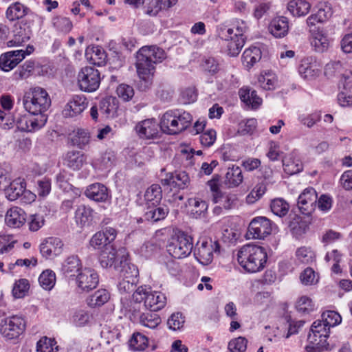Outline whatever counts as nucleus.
<instances>
[{"label": "nucleus", "instance_id": "nucleus-35", "mask_svg": "<svg viewBox=\"0 0 352 352\" xmlns=\"http://www.w3.org/2000/svg\"><path fill=\"white\" fill-rule=\"evenodd\" d=\"M311 333L308 336L309 345L306 346V349L309 352H315L327 349L328 345L325 336H322L320 333H316L314 331H311Z\"/></svg>", "mask_w": 352, "mask_h": 352}, {"label": "nucleus", "instance_id": "nucleus-50", "mask_svg": "<svg viewBox=\"0 0 352 352\" xmlns=\"http://www.w3.org/2000/svg\"><path fill=\"white\" fill-rule=\"evenodd\" d=\"M297 260L303 264H309L315 261L316 254L311 248L302 246L296 251Z\"/></svg>", "mask_w": 352, "mask_h": 352}, {"label": "nucleus", "instance_id": "nucleus-62", "mask_svg": "<svg viewBox=\"0 0 352 352\" xmlns=\"http://www.w3.org/2000/svg\"><path fill=\"white\" fill-rule=\"evenodd\" d=\"M296 308L298 312L308 314L314 310V307L311 299L306 296H303L296 302Z\"/></svg>", "mask_w": 352, "mask_h": 352}, {"label": "nucleus", "instance_id": "nucleus-13", "mask_svg": "<svg viewBox=\"0 0 352 352\" xmlns=\"http://www.w3.org/2000/svg\"><path fill=\"white\" fill-rule=\"evenodd\" d=\"M194 254L196 259L202 265H207L213 260V253L219 252L220 245L217 241H203L197 245Z\"/></svg>", "mask_w": 352, "mask_h": 352}, {"label": "nucleus", "instance_id": "nucleus-55", "mask_svg": "<svg viewBox=\"0 0 352 352\" xmlns=\"http://www.w3.org/2000/svg\"><path fill=\"white\" fill-rule=\"evenodd\" d=\"M120 278H125L131 276H135L136 278L138 276V270L135 265L126 262V256L120 261L119 270Z\"/></svg>", "mask_w": 352, "mask_h": 352}, {"label": "nucleus", "instance_id": "nucleus-36", "mask_svg": "<svg viewBox=\"0 0 352 352\" xmlns=\"http://www.w3.org/2000/svg\"><path fill=\"white\" fill-rule=\"evenodd\" d=\"M93 210L85 205L78 207L75 212V221L81 227L89 226L93 220Z\"/></svg>", "mask_w": 352, "mask_h": 352}, {"label": "nucleus", "instance_id": "nucleus-57", "mask_svg": "<svg viewBox=\"0 0 352 352\" xmlns=\"http://www.w3.org/2000/svg\"><path fill=\"white\" fill-rule=\"evenodd\" d=\"M129 346L134 351H144L148 346V338L140 333H134L129 340Z\"/></svg>", "mask_w": 352, "mask_h": 352}, {"label": "nucleus", "instance_id": "nucleus-15", "mask_svg": "<svg viewBox=\"0 0 352 352\" xmlns=\"http://www.w3.org/2000/svg\"><path fill=\"white\" fill-rule=\"evenodd\" d=\"M316 201V190L313 188H308L299 195L298 207L302 214L308 216L314 211Z\"/></svg>", "mask_w": 352, "mask_h": 352}, {"label": "nucleus", "instance_id": "nucleus-28", "mask_svg": "<svg viewBox=\"0 0 352 352\" xmlns=\"http://www.w3.org/2000/svg\"><path fill=\"white\" fill-rule=\"evenodd\" d=\"M160 127L164 133L176 135L175 109L167 111L162 115L160 119Z\"/></svg>", "mask_w": 352, "mask_h": 352}, {"label": "nucleus", "instance_id": "nucleus-58", "mask_svg": "<svg viewBox=\"0 0 352 352\" xmlns=\"http://www.w3.org/2000/svg\"><path fill=\"white\" fill-rule=\"evenodd\" d=\"M56 344L54 339L43 337L37 342L36 351L37 352H56L58 346H55Z\"/></svg>", "mask_w": 352, "mask_h": 352}, {"label": "nucleus", "instance_id": "nucleus-18", "mask_svg": "<svg viewBox=\"0 0 352 352\" xmlns=\"http://www.w3.org/2000/svg\"><path fill=\"white\" fill-rule=\"evenodd\" d=\"M340 92L338 95V102L343 107H352V76H345L340 82Z\"/></svg>", "mask_w": 352, "mask_h": 352}, {"label": "nucleus", "instance_id": "nucleus-25", "mask_svg": "<svg viewBox=\"0 0 352 352\" xmlns=\"http://www.w3.org/2000/svg\"><path fill=\"white\" fill-rule=\"evenodd\" d=\"M85 195L89 199L97 202H104L109 198L107 188L100 183H95L88 186Z\"/></svg>", "mask_w": 352, "mask_h": 352}, {"label": "nucleus", "instance_id": "nucleus-21", "mask_svg": "<svg viewBox=\"0 0 352 352\" xmlns=\"http://www.w3.org/2000/svg\"><path fill=\"white\" fill-rule=\"evenodd\" d=\"M84 267L78 256L72 255L67 257L61 265V272L63 274L69 278L74 280L77 274Z\"/></svg>", "mask_w": 352, "mask_h": 352}, {"label": "nucleus", "instance_id": "nucleus-40", "mask_svg": "<svg viewBox=\"0 0 352 352\" xmlns=\"http://www.w3.org/2000/svg\"><path fill=\"white\" fill-rule=\"evenodd\" d=\"M30 9L25 5L15 2L10 5L6 10V17L11 21L22 19L25 16Z\"/></svg>", "mask_w": 352, "mask_h": 352}, {"label": "nucleus", "instance_id": "nucleus-38", "mask_svg": "<svg viewBox=\"0 0 352 352\" xmlns=\"http://www.w3.org/2000/svg\"><path fill=\"white\" fill-rule=\"evenodd\" d=\"M243 179L242 170L238 166L229 167L226 174L225 183L229 188L238 186Z\"/></svg>", "mask_w": 352, "mask_h": 352}, {"label": "nucleus", "instance_id": "nucleus-16", "mask_svg": "<svg viewBox=\"0 0 352 352\" xmlns=\"http://www.w3.org/2000/svg\"><path fill=\"white\" fill-rule=\"evenodd\" d=\"M233 33L234 29H221L219 32L222 38L228 41L227 47L230 56H238L245 42V37L235 38Z\"/></svg>", "mask_w": 352, "mask_h": 352}, {"label": "nucleus", "instance_id": "nucleus-43", "mask_svg": "<svg viewBox=\"0 0 352 352\" xmlns=\"http://www.w3.org/2000/svg\"><path fill=\"white\" fill-rule=\"evenodd\" d=\"M162 198L161 186L153 184L145 192L144 199L147 205H159Z\"/></svg>", "mask_w": 352, "mask_h": 352}, {"label": "nucleus", "instance_id": "nucleus-53", "mask_svg": "<svg viewBox=\"0 0 352 352\" xmlns=\"http://www.w3.org/2000/svg\"><path fill=\"white\" fill-rule=\"evenodd\" d=\"M272 212L280 217L285 216L289 209V204L282 198L274 199L270 204Z\"/></svg>", "mask_w": 352, "mask_h": 352}, {"label": "nucleus", "instance_id": "nucleus-8", "mask_svg": "<svg viewBox=\"0 0 352 352\" xmlns=\"http://www.w3.org/2000/svg\"><path fill=\"white\" fill-rule=\"evenodd\" d=\"M78 81L81 90L86 92H94L100 86V73L94 67H85L78 73Z\"/></svg>", "mask_w": 352, "mask_h": 352}, {"label": "nucleus", "instance_id": "nucleus-2", "mask_svg": "<svg viewBox=\"0 0 352 352\" xmlns=\"http://www.w3.org/2000/svg\"><path fill=\"white\" fill-rule=\"evenodd\" d=\"M237 261L246 272L255 273L263 269L267 261V252L261 246L246 244L238 251Z\"/></svg>", "mask_w": 352, "mask_h": 352}, {"label": "nucleus", "instance_id": "nucleus-64", "mask_svg": "<svg viewBox=\"0 0 352 352\" xmlns=\"http://www.w3.org/2000/svg\"><path fill=\"white\" fill-rule=\"evenodd\" d=\"M30 39V35L25 30L20 28L14 35V38L7 43L8 47L19 46Z\"/></svg>", "mask_w": 352, "mask_h": 352}, {"label": "nucleus", "instance_id": "nucleus-42", "mask_svg": "<svg viewBox=\"0 0 352 352\" xmlns=\"http://www.w3.org/2000/svg\"><path fill=\"white\" fill-rule=\"evenodd\" d=\"M300 75L305 79H311L319 74V69L316 63L309 61V58L303 59L298 68Z\"/></svg>", "mask_w": 352, "mask_h": 352}, {"label": "nucleus", "instance_id": "nucleus-31", "mask_svg": "<svg viewBox=\"0 0 352 352\" xmlns=\"http://www.w3.org/2000/svg\"><path fill=\"white\" fill-rule=\"evenodd\" d=\"M168 213V208L166 206H159V205H147L144 214L145 220L152 222H157L164 219Z\"/></svg>", "mask_w": 352, "mask_h": 352}, {"label": "nucleus", "instance_id": "nucleus-34", "mask_svg": "<svg viewBox=\"0 0 352 352\" xmlns=\"http://www.w3.org/2000/svg\"><path fill=\"white\" fill-rule=\"evenodd\" d=\"M239 94L241 100L252 108H258L262 103V99L258 96L256 91L248 87H244L239 89Z\"/></svg>", "mask_w": 352, "mask_h": 352}, {"label": "nucleus", "instance_id": "nucleus-20", "mask_svg": "<svg viewBox=\"0 0 352 352\" xmlns=\"http://www.w3.org/2000/svg\"><path fill=\"white\" fill-rule=\"evenodd\" d=\"M63 243L59 238L50 237L40 246L41 254L46 258H51L61 254Z\"/></svg>", "mask_w": 352, "mask_h": 352}, {"label": "nucleus", "instance_id": "nucleus-41", "mask_svg": "<svg viewBox=\"0 0 352 352\" xmlns=\"http://www.w3.org/2000/svg\"><path fill=\"white\" fill-rule=\"evenodd\" d=\"M164 182L169 185L177 187L179 189H184L188 187L190 183L188 175L184 171H176L172 174L169 179Z\"/></svg>", "mask_w": 352, "mask_h": 352}, {"label": "nucleus", "instance_id": "nucleus-32", "mask_svg": "<svg viewBox=\"0 0 352 352\" xmlns=\"http://www.w3.org/2000/svg\"><path fill=\"white\" fill-rule=\"evenodd\" d=\"M346 63L340 60L331 61L327 63L324 68V74L328 78H331L334 76H341V82L345 76H352L351 74L346 73Z\"/></svg>", "mask_w": 352, "mask_h": 352}, {"label": "nucleus", "instance_id": "nucleus-10", "mask_svg": "<svg viewBox=\"0 0 352 352\" xmlns=\"http://www.w3.org/2000/svg\"><path fill=\"white\" fill-rule=\"evenodd\" d=\"M77 288L82 292H89L96 288L99 283L97 272L90 267H84L74 279Z\"/></svg>", "mask_w": 352, "mask_h": 352}, {"label": "nucleus", "instance_id": "nucleus-44", "mask_svg": "<svg viewBox=\"0 0 352 352\" xmlns=\"http://www.w3.org/2000/svg\"><path fill=\"white\" fill-rule=\"evenodd\" d=\"M176 115V134H178L186 130L192 121L191 114L187 111L175 109Z\"/></svg>", "mask_w": 352, "mask_h": 352}, {"label": "nucleus", "instance_id": "nucleus-19", "mask_svg": "<svg viewBox=\"0 0 352 352\" xmlns=\"http://www.w3.org/2000/svg\"><path fill=\"white\" fill-rule=\"evenodd\" d=\"M159 126L155 119H146L136 124L135 131L141 138L151 139L157 136Z\"/></svg>", "mask_w": 352, "mask_h": 352}, {"label": "nucleus", "instance_id": "nucleus-54", "mask_svg": "<svg viewBox=\"0 0 352 352\" xmlns=\"http://www.w3.org/2000/svg\"><path fill=\"white\" fill-rule=\"evenodd\" d=\"M138 279L132 275L129 277L120 278L118 288L120 293H131L135 290Z\"/></svg>", "mask_w": 352, "mask_h": 352}, {"label": "nucleus", "instance_id": "nucleus-46", "mask_svg": "<svg viewBox=\"0 0 352 352\" xmlns=\"http://www.w3.org/2000/svg\"><path fill=\"white\" fill-rule=\"evenodd\" d=\"M188 204L191 207V214L195 218H199L204 216L208 210V204L206 201L199 198H190Z\"/></svg>", "mask_w": 352, "mask_h": 352}, {"label": "nucleus", "instance_id": "nucleus-49", "mask_svg": "<svg viewBox=\"0 0 352 352\" xmlns=\"http://www.w3.org/2000/svg\"><path fill=\"white\" fill-rule=\"evenodd\" d=\"M35 62L34 60H27L13 74V79L19 81L26 79L30 76L34 69Z\"/></svg>", "mask_w": 352, "mask_h": 352}, {"label": "nucleus", "instance_id": "nucleus-1", "mask_svg": "<svg viewBox=\"0 0 352 352\" xmlns=\"http://www.w3.org/2000/svg\"><path fill=\"white\" fill-rule=\"evenodd\" d=\"M166 58L164 51L157 46H144L137 54L136 69L139 76L138 89L142 91L149 89L153 84L155 64Z\"/></svg>", "mask_w": 352, "mask_h": 352}, {"label": "nucleus", "instance_id": "nucleus-5", "mask_svg": "<svg viewBox=\"0 0 352 352\" xmlns=\"http://www.w3.org/2000/svg\"><path fill=\"white\" fill-rule=\"evenodd\" d=\"M133 298L136 302L144 301L145 307L151 311L160 310L166 303V298L164 294L143 287H140L135 291Z\"/></svg>", "mask_w": 352, "mask_h": 352}, {"label": "nucleus", "instance_id": "nucleus-27", "mask_svg": "<svg viewBox=\"0 0 352 352\" xmlns=\"http://www.w3.org/2000/svg\"><path fill=\"white\" fill-rule=\"evenodd\" d=\"M91 136L89 131L85 129H77L69 134L68 140L72 146L80 149H85L89 144Z\"/></svg>", "mask_w": 352, "mask_h": 352}, {"label": "nucleus", "instance_id": "nucleus-29", "mask_svg": "<svg viewBox=\"0 0 352 352\" xmlns=\"http://www.w3.org/2000/svg\"><path fill=\"white\" fill-rule=\"evenodd\" d=\"M270 33L276 38L285 36L289 31V21L285 16L274 19L270 25Z\"/></svg>", "mask_w": 352, "mask_h": 352}, {"label": "nucleus", "instance_id": "nucleus-24", "mask_svg": "<svg viewBox=\"0 0 352 352\" xmlns=\"http://www.w3.org/2000/svg\"><path fill=\"white\" fill-rule=\"evenodd\" d=\"M26 188V184L23 179L17 178L12 182L9 179V184L5 188H2L5 192L6 197L10 201L17 199L23 194Z\"/></svg>", "mask_w": 352, "mask_h": 352}, {"label": "nucleus", "instance_id": "nucleus-39", "mask_svg": "<svg viewBox=\"0 0 352 352\" xmlns=\"http://www.w3.org/2000/svg\"><path fill=\"white\" fill-rule=\"evenodd\" d=\"M282 161L284 171L288 175L296 174L302 170L301 161L293 154L286 156Z\"/></svg>", "mask_w": 352, "mask_h": 352}, {"label": "nucleus", "instance_id": "nucleus-17", "mask_svg": "<svg viewBox=\"0 0 352 352\" xmlns=\"http://www.w3.org/2000/svg\"><path fill=\"white\" fill-rule=\"evenodd\" d=\"M88 101L83 95H75L67 103L63 110L66 118H72L80 115L87 107Z\"/></svg>", "mask_w": 352, "mask_h": 352}, {"label": "nucleus", "instance_id": "nucleus-52", "mask_svg": "<svg viewBox=\"0 0 352 352\" xmlns=\"http://www.w3.org/2000/svg\"><path fill=\"white\" fill-rule=\"evenodd\" d=\"M311 45L316 52L322 53L328 50L330 42L326 35L318 32L314 34Z\"/></svg>", "mask_w": 352, "mask_h": 352}, {"label": "nucleus", "instance_id": "nucleus-51", "mask_svg": "<svg viewBox=\"0 0 352 352\" xmlns=\"http://www.w3.org/2000/svg\"><path fill=\"white\" fill-rule=\"evenodd\" d=\"M40 285L45 290L52 289L56 283V274L51 270H44L38 278Z\"/></svg>", "mask_w": 352, "mask_h": 352}, {"label": "nucleus", "instance_id": "nucleus-37", "mask_svg": "<svg viewBox=\"0 0 352 352\" xmlns=\"http://www.w3.org/2000/svg\"><path fill=\"white\" fill-rule=\"evenodd\" d=\"M178 0H151L146 13L150 16H156L161 10H168L177 3Z\"/></svg>", "mask_w": 352, "mask_h": 352}, {"label": "nucleus", "instance_id": "nucleus-30", "mask_svg": "<svg viewBox=\"0 0 352 352\" xmlns=\"http://www.w3.org/2000/svg\"><path fill=\"white\" fill-rule=\"evenodd\" d=\"M118 108V103L115 97H107L100 102V111L104 118H113L116 116Z\"/></svg>", "mask_w": 352, "mask_h": 352}, {"label": "nucleus", "instance_id": "nucleus-60", "mask_svg": "<svg viewBox=\"0 0 352 352\" xmlns=\"http://www.w3.org/2000/svg\"><path fill=\"white\" fill-rule=\"evenodd\" d=\"M248 340L242 336L232 339L228 345L230 352H245L247 349Z\"/></svg>", "mask_w": 352, "mask_h": 352}, {"label": "nucleus", "instance_id": "nucleus-26", "mask_svg": "<svg viewBox=\"0 0 352 352\" xmlns=\"http://www.w3.org/2000/svg\"><path fill=\"white\" fill-rule=\"evenodd\" d=\"M87 157L78 151H69L66 153L64 164L73 170H79L86 162Z\"/></svg>", "mask_w": 352, "mask_h": 352}, {"label": "nucleus", "instance_id": "nucleus-63", "mask_svg": "<svg viewBox=\"0 0 352 352\" xmlns=\"http://www.w3.org/2000/svg\"><path fill=\"white\" fill-rule=\"evenodd\" d=\"M116 93L123 101H129L134 96V90L132 87L121 84L116 89Z\"/></svg>", "mask_w": 352, "mask_h": 352}, {"label": "nucleus", "instance_id": "nucleus-23", "mask_svg": "<svg viewBox=\"0 0 352 352\" xmlns=\"http://www.w3.org/2000/svg\"><path fill=\"white\" fill-rule=\"evenodd\" d=\"M26 219L25 211L19 207H12L6 212L5 222L11 228H20Z\"/></svg>", "mask_w": 352, "mask_h": 352}, {"label": "nucleus", "instance_id": "nucleus-22", "mask_svg": "<svg viewBox=\"0 0 352 352\" xmlns=\"http://www.w3.org/2000/svg\"><path fill=\"white\" fill-rule=\"evenodd\" d=\"M23 59V54L16 50L6 52L0 56V68L4 72H9Z\"/></svg>", "mask_w": 352, "mask_h": 352}, {"label": "nucleus", "instance_id": "nucleus-61", "mask_svg": "<svg viewBox=\"0 0 352 352\" xmlns=\"http://www.w3.org/2000/svg\"><path fill=\"white\" fill-rule=\"evenodd\" d=\"M322 320L329 328L335 327L342 321L340 315L334 311H327L322 313Z\"/></svg>", "mask_w": 352, "mask_h": 352}, {"label": "nucleus", "instance_id": "nucleus-6", "mask_svg": "<svg viewBox=\"0 0 352 352\" xmlns=\"http://www.w3.org/2000/svg\"><path fill=\"white\" fill-rule=\"evenodd\" d=\"M26 329L25 318L19 315H13L0 319V334L6 340L18 338Z\"/></svg>", "mask_w": 352, "mask_h": 352}, {"label": "nucleus", "instance_id": "nucleus-48", "mask_svg": "<svg viewBox=\"0 0 352 352\" xmlns=\"http://www.w3.org/2000/svg\"><path fill=\"white\" fill-rule=\"evenodd\" d=\"M139 322L145 327L155 329L160 324L161 318L153 311L142 313L139 317Z\"/></svg>", "mask_w": 352, "mask_h": 352}, {"label": "nucleus", "instance_id": "nucleus-3", "mask_svg": "<svg viewBox=\"0 0 352 352\" xmlns=\"http://www.w3.org/2000/svg\"><path fill=\"white\" fill-rule=\"evenodd\" d=\"M25 109L32 115H45V112L51 105V100L47 91L40 87L30 88L23 98Z\"/></svg>", "mask_w": 352, "mask_h": 352}, {"label": "nucleus", "instance_id": "nucleus-59", "mask_svg": "<svg viewBox=\"0 0 352 352\" xmlns=\"http://www.w3.org/2000/svg\"><path fill=\"white\" fill-rule=\"evenodd\" d=\"M30 288L29 282L27 279H19L16 281L12 288V294L16 298H23Z\"/></svg>", "mask_w": 352, "mask_h": 352}, {"label": "nucleus", "instance_id": "nucleus-14", "mask_svg": "<svg viewBox=\"0 0 352 352\" xmlns=\"http://www.w3.org/2000/svg\"><path fill=\"white\" fill-rule=\"evenodd\" d=\"M117 230L112 227H106L101 232H96L90 240V245L94 249H105L112 245L117 236Z\"/></svg>", "mask_w": 352, "mask_h": 352}, {"label": "nucleus", "instance_id": "nucleus-12", "mask_svg": "<svg viewBox=\"0 0 352 352\" xmlns=\"http://www.w3.org/2000/svg\"><path fill=\"white\" fill-rule=\"evenodd\" d=\"M272 231V223L269 219L265 217L254 218L248 226V234L254 239H264L270 235Z\"/></svg>", "mask_w": 352, "mask_h": 352}, {"label": "nucleus", "instance_id": "nucleus-11", "mask_svg": "<svg viewBox=\"0 0 352 352\" xmlns=\"http://www.w3.org/2000/svg\"><path fill=\"white\" fill-rule=\"evenodd\" d=\"M126 256L125 249L122 248L117 251L113 245H110L102 250L99 256V261L104 268L113 267L115 270H118L120 263H118V261L123 260Z\"/></svg>", "mask_w": 352, "mask_h": 352}, {"label": "nucleus", "instance_id": "nucleus-7", "mask_svg": "<svg viewBox=\"0 0 352 352\" xmlns=\"http://www.w3.org/2000/svg\"><path fill=\"white\" fill-rule=\"evenodd\" d=\"M193 248L192 238L184 232L173 237L167 245V251L175 258L187 257Z\"/></svg>", "mask_w": 352, "mask_h": 352}, {"label": "nucleus", "instance_id": "nucleus-56", "mask_svg": "<svg viewBox=\"0 0 352 352\" xmlns=\"http://www.w3.org/2000/svg\"><path fill=\"white\" fill-rule=\"evenodd\" d=\"M52 23L57 31L64 34L69 32L73 26L71 21L65 16H55L52 19Z\"/></svg>", "mask_w": 352, "mask_h": 352}, {"label": "nucleus", "instance_id": "nucleus-9", "mask_svg": "<svg viewBox=\"0 0 352 352\" xmlns=\"http://www.w3.org/2000/svg\"><path fill=\"white\" fill-rule=\"evenodd\" d=\"M47 116H36L31 113L18 115L16 125L19 130L25 132H34L41 129L47 122Z\"/></svg>", "mask_w": 352, "mask_h": 352}, {"label": "nucleus", "instance_id": "nucleus-4", "mask_svg": "<svg viewBox=\"0 0 352 352\" xmlns=\"http://www.w3.org/2000/svg\"><path fill=\"white\" fill-rule=\"evenodd\" d=\"M220 176L214 175L212 178L208 182L212 192V199L214 204H218L214 208V213L217 215L221 214L225 211H228L236 208L239 205V198L236 195L232 193H224L219 188Z\"/></svg>", "mask_w": 352, "mask_h": 352}, {"label": "nucleus", "instance_id": "nucleus-47", "mask_svg": "<svg viewBox=\"0 0 352 352\" xmlns=\"http://www.w3.org/2000/svg\"><path fill=\"white\" fill-rule=\"evenodd\" d=\"M110 298V294L107 289H100L94 292L88 299V305L91 307H100Z\"/></svg>", "mask_w": 352, "mask_h": 352}, {"label": "nucleus", "instance_id": "nucleus-45", "mask_svg": "<svg viewBox=\"0 0 352 352\" xmlns=\"http://www.w3.org/2000/svg\"><path fill=\"white\" fill-rule=\"evenodd\" d=\"M243 63L245 67L250 69L261 58V51L258 47H252L244 51Z\"/></svg>", "mask_w": 352, "mask_h": 352}, {"label": "nucleus", "instance_id": "nucleus-33", "mask_svg": "<svg viewBox=\"0 0 352 352\" xmlns=\"http://www.w3.org/2000/svg\"><path fill=\"white\" fill-rule=\"evenodd\" d=\"M311 4L306 0H291L287 4V10L294 16H306L310 11Z\"/></svg>", "mask_w": 352, "mask_h": 352}]
</instances>
